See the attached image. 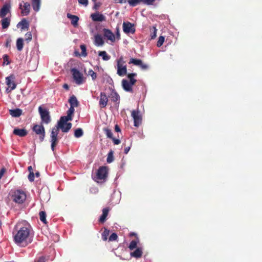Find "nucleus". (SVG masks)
Instances as JSON below:
<instances>
[{"label":"nucleus","mask_w":262,"mask_h":262,"mask_svg":"<svg viewBox=\"0 0 262 262\" xmlns=\"http://www.w3.org/2000/svg\"><path fill=\"white\" fill-rule=\"evenodd\" d=\"M113 154H114V151L113 150H111L109 151V152L107 154V158H106L107 162L112 163V162H113V161L114 160Z\"/></svg>","instance_id":"nucleus-33"},{"label":"nucleus","mask_w":262,"mask_h":262,"mask_svg":"<svg viewBox=\"0 0 262 262\" xmlns=\"http://www.w3.org/2000/svg\"><path fill=\"white\" fill-rule=\"evenodd\" d=\"M103 32L104 37L106 38L107 39L113 42L115 41L116 37L112 30L107 29V28H103Z\"/></svg>","instance_id":"nucleus-16"},{"label":"nucleus","mask_w":262,"mask_h":262,"mask_svg":"<svg viewBox=\"0 0 262 262\" xmlns=\"http://www.w3.org/2000/svg\"><path fill=\"white\" fill-rule=\"evenodd\" d=\"M73 78L76 84H81L83 82V75L76 68H72L71 70Z\"/></svg>","instance_id":"nucleus-7"},{"label":"nucleus","mask_w":262,"mask_h":262,"mask_svg":"<svg viewBox=\"0 0 262 262\" xmlns=\"http://www.w3.org/2000/svg\"><path fill=\"white\" fill-rule=\"evenodd\" d=\"M150 31L151 39H154L157 36V29L156 27H155V26H152V27L150 29Z\"/></svg>","instance_id":"nucleus-36"},{"label":"nucleus","mask_w":262,"mask_h":262,"mask_svg":"<svg viewBox=\"0 0 262 262\" xmlns=\"http://www.w3.org/2000/svg\"><path fill=\"white\" fill-rule=\"evenodd\" d=\"M80 48L81 50V56H86L88 55V53L86 52V47H85V46L83 45H83H80Z\"/></svg>","instance_id":"nucleus-39"},{"label":"nucleus","mask_w":262,"mask_h":262,"mask_svg":"<svg viewBox=\"0 0 262 262\" xmlns=\"http://www.w3.org/2000/svg\"><path fill=\"white\" fill-rule=\"evenodd\" d=\"M6 170L5 168H2L0 170V180H1V179H2V177L3 176L4 173H5Z\"/></svg>","instance_id":"nucleus-53"},{"label":"nucleus","mask_w":262,"mask_h":262,"mask_svg":"<svg viewBox=\"0 0 262 262\" xmlns=\"http://www.w3.org/2000/svg\"><path fill=\"white\" fill-rule=\"evenodd\" d=\"M115 37L117 39H119V38H120V33L119 28H116Z\"/></svg>","instance_id":"nucleus-52"},{"label":"nucleus","mask_w":262,"mask_h":262,"mask_svg":"<svg viewBox=\"0 0 262 262\" xmlns=\"http://www.w3.org/2000/svg\"><path fill=\"white\" fill-rule=\"evenodd\" d=\"M67 16L68 18L71 19V24L74 27H77L78 25V23L79 21V17L78 16L73 15V14L68 13L67 14Z\"/></svg>","instance_id":"nucleus-23"},{"label":"nucleus","mask_w":262,"mask_h":262,"mask_svg":"<svg viewBox=\"0 0 262 262\" xmlns=\"http://www.w3.org/2000/svg\"><path fill=\"white\" fill-rule=\"evenodd\" d=\"M11 42H12V39H10V38H8L7 39L6 42L5 43V47L6 48H10Z\"/></svg>","instance_id":"nucleus-47"},{"label":"nucleus","mask_w":262,"mask_h":262,"mask_svg":"<svg viewBox=\"0 0 262 262\" xmlns=\"http://www.w3.org/2000/svg\"><path fill=\"white\" fill-rule=\"evenodd\" d=\"M132 63L134 64L139 66L142 70H146L148 68V66L147 64L143 63L141 59H138V58H131L129 61V64Z\"/></svg>","instance_id":"nucleus-15"},{"label":"nucleus","mask_w":262,"mask_h":262,"mask_svg":"<svg viewBox=\"0 0 262 262\" xmlns=\"http://www.w3.org/2000/svg\"><path fill=\"white\" fill-rule=\"evenodd\" d=\"M127 68L122 56L117 60V74L120 76L126 75Z\"/></svg>","instance_id":"nucleus-5"},{"label":"nucleus","mask_w":262,"mask_h":262,"mask_svg":"<svg viewBox=\"0 0 262 262\" xmlns=\"http://www.w3.org/2000/svg\"><path fill=\"white\" fill-rule=\"evenodd\" d=\"M13 133L16 136L19 137H25L28 134V132L25 128H15Z\"/></svg>","instance_id":"nucleus-21"},{"label":"nucleus","mask_w":262,"mask_h":262,"mask_svg":"<svg viewBox=\"0 0 262 262\" xmlns=\"http://www.w3.org/2000/svg\"><path fill=\"white\" fill-rule=\"evenodd\" d=\"M94 44L96 46H103L104 41L101 34H97L94 36Z\"/></svg>","instance_id":"nucleus-22"},{"label":"nucleus","mask_w":262,"mask_h":262,"mask_svg":"<svg viewBox=\"0 0 262 262\" xmlns=\"http://www.w3.org/2000/svg\"><path fill=\"white\" fill-rule=\"evenodd\" d=\"M21 16H27L30 14L31 5L28 2H23L19 4Z\"/></svg>","instance_id":"nucleus-12"},{"label":"nucleus","mask_w":262,"mask_h":262,"mask_svg":"<svg viewBox=\"0 0 262 262\" xmlns=\"http://www.w3.org/2000/svg\"><path fill=\"white\" fill-rule=\"evenodd\" d=\"M35 262H46V258L45 256H40L36 260H35Z\"/></svg>","instance_id":"nucleus-49"},{"label":"nucleus","mask_w":262,"mask_h":262,"mask_svg":"<svg viewBox=\"0 0 262 262\" xmlns=\"http://www.w3.org/2000/svg\"><path fill=\"white\" fill-rule=\"evenodd\" d=\"M39 219L44 224H47L46 220V213L45 211L39 212Z\"/></svg>","instance_id":"nucleus-34"},{"label":"nucleus","mask_w":262,"mask_h":262,"mask_svg":"<svg viewBox=\"0 0 262 262\" xmlns=\"http://www.w3.org/2000/svg\"><path fill=\"white\" fill-rule=\"evenodd\" d=\"M28 169L29 171V172H30L31 171H32V168L31 166H29L28 167Z\"/></svg>","instance_id":"nucleus-59"},{"label":"nucleus","mask_w":262,"mask_h":262,"mask_svg":"<svg viewBox=\"0 0 262 262\" xmlns=\"http://www.w3.org/2000/svg\"><path fill=\"white\" fill-rule=\"evenodd\" d=\"M30 24L29 22L27 21L26 18H23L18 23L17 25V27L20 26L21 28V30H28L29 28Z\"/></svg>","instance_id":"nucleus-24"},{"label":"nucleus","mask_w":262,"mask_h":262,"mask_svg":"<svg viewBox=\"0 0 262 262\" xmlns=\"http://www.w3.org/2000/svg\"><path fill=\"white\" fill-rule=\"evenodd\" d=\"M165 38L163 36H160L159 37V39L157 41V46L158 47H161L164 43Z\"/></svg>","instance_id":"nucleus-44"},{"label":"nucleus","mask_w":262,"mask_h":262,"mask_svg":"<svg viewBox=\"0 0 262 262\" xmlns=\"http://www.w3.org/2000/svg\"><path fill=\"white\" fill-rule=\"evenodd\" d=\"M136 73H130L127 74V77L129 81L126 79L122 80V85L123 89L126 92H133V85H134L137 82V80L134 78L136 76Z\"/></svg>","instance_id":"nucleus-3"},{"label":"nucleus","mask_w":262,"mask_h":262,"mask_svg":"<svg viewBox=\"0 0 262 262\" xmlns=\"http://www.w3.org/2000/svg\"><path fill=\"white\" fill-rule=\"evenodd\" d=\"M83 135V131L82 128H78L75 129L74 132V136L76 138H80Z\"/></svg>","instance_id":"nucleus-37"},{"label":"nucleus","mask_w":262,"mask_h":262,"mask_svg":"<svg viewBox=\"0 0 262 262\" xmlns=\"http://www.w3.org/2000/svg\"><path fill=\"white\" fill-rule=\"evenodd\" d=\"M28 178L30 182H33L34 181V172L33 171L29 172Z\"/></svg>","instance_id":"nucleus-46"},{"label":"nucleus","mask_w":262,"mask_h":262,"mask_svg":"<svg viewBox=\"0 0 262 262\" xmlns=\"http://www.w3.org/2000/svg\"><path fill=\"white\" fill-rule=\"evenodd\" d=\"M31 4L33 9L35 12L40 10L41 0H31Z\"/></svg>","instance_id":"nucleus-26"},{"label":"nucleus","mask_w":262,"mask_h":262,"mask_svg":"<svg viewBox=\"0 0 262 262\" xmlns=\"http://www.w3.org/2000/svg\"><path fill=\"white\" fill-rule=\"evenodd\" d=\"M138 242L139 239L132 241L128 246L129 249H130V250H133V249L137 248Z\"/></svg>","instance_id":"nucleus-35"},{"label":"nucleus","mask_w":262,"mask_h":262,"mask_svg":"<svg viewBox=\"0 0 262 262\" xmlns=\"http://www.w3.org/2000/svg\"><path fill=\"white\" fill-rule=\"evenodd\" d=\"M14 241L15 243L20 246L25 247L32 242L30 238L31 234V227L28 224L21 226V224H17L14 227L13 232Z\"/></svg>","instance_id":"nucleus-1"},{"label":"nucleus","mask_w":262,"mask_h":262,"mask_svg":"<svg viewBox=\"0 0 262 262\" xmlns=\"http://www.w3.org/2000/svg\"><path fill=\"white\" fill-rule=\"evenodd\" d=\"M130 236H136V234L135 232H131L130 234Z\"/></svg>","instance_id":"nucleus-60"},{"label":"nucleus","mask_w":262,"mask_h":262,"mask_svg":"<svg viewBox=\"0 0 262 262\" xmlns=\"http://www.w3.org/2000/svg\"><path fill=\"white\" fill-rule=\"evenodd\" d=\"M35 176H36V177H39V175H40V174H39V172H35Z\"/></svg>","instance_id":"nucleus-61"},{"label":"nucleus","mask_w":262,"mask_h":262,"mask_svg":"<svg viewBox=\"0 0 262 262\" xmlns=\"http://www.w3.org/2000/svg\"><path fill=\"white\" fill-rule=\"evenodd\" d=\"M118 238V236L115 232H113L109 237V241H116Z\"/></svg>","instance_id":"nucleus-45"},{"label":"nucleus","mask_w":262,"mask_h":262,"mask_svg":"<svg viewBox=\"0 0 262 262\" xmlns=\"http://www.w3.org/2000/svg\"><path fill=\"white\" fill-rule=\"evenodd\" d=\"M78 1L80 4L84 5V6H88V0H78Z\"/></svg>","instance_id":"nucleus-51"},{"label":"nucleus","mask_w":262,"mask_h":262,"mask_svg":"<svg viewBox=\"0 0 262 262\" xmlns=\"http://www.w3.org/2000/svg\"><path fill=\"white\" fill-rule=\"evenodd\" d=\"M110 233V230L105 229L104 232L102 233V238L103 241H107V237Z\"/></svg>","instance_id":"nucleus-40"},{"label":"nucleus","mask_w":262,"mask_h":262,"mask_svg":"<svg viewBox=\"0 0 262 262\" xmlns=\"http://www.w3.org/2000/svg\"><path fill=\"white\" fill-rule=\"evenodd\" d=\"M98 6H99V4H95V8H97V7H98Z\"/></svg>","instance_id":"nucleus-62"},{"label":"nucleus","mask_w":262,"mask_h":262,"mask_svg":"<svg viewBox=\"0 0 262 262\" xmlns=\"http://www.w3.org/2000/svg\"><path fill=\"white\" fill-rule=\"evenodd\" d=\"M130 149V146H127L124 148V154H127Z\"/></svg>","instance_id":"nucleus-55"},{"label":"nucleus","mask_w":262,"mask_h":262,"mask_svg":"<svg viewBox=\"0 0 262 262\" xmlns=\"http://www.w3.org/2000/svg\"><path fill=\"white\" fill-rule=\"evenodd\" d=\"M2 224V221H1V220H0V227H1Z\"/></svg>","instance_id":"nucleus-63"},{"label":"nucleus","mask_w":262,"mask_h":262,"mask_svg":"<svg viewBox=\"0 0 262 262\" xmlns=\"http://www.w3.org/2000/svg\"><path fill=\"white\" fill-rule=\"evenodd\" d=\"M6 82L8 88L7 89V92H10L12 90H15L16 84L15 81V76L13 74H11L9 76L6 78Z\"/></svg>","instance_id":"nucleus-11"},{"label":"nucleus","mask_w":262,"mask_h":262,"mask_svg":"<svg viewBox=\"0 0 262 262\" xmlns=\"http://www.w3.org/2000/svg\"><path fill=\"white\" fill-rule=\"evenodd\" d=\"M32 130L36 134L38 135L40 141L43 142L46 136V132L43 126L41 124V125L35 124L32 127Z\"/></svg>","instance_id":"nucleus-6"},{"label":"nucleus","mask_w":262,"mask_h":262,"mask_svg":"<svg viewBox=\"0 0 262 262\" xmlns=\"http://www.w3.org/2000/svg\"><path fill=\"white\" fill-rule=\"evenodd\" d=\"M117 2L120 4H123V3L128 2V0H116Z\"/></svg>","instance_id":"nucleus-57"},{"label":"nucleus","mask_w":262,"mask_h":262,"mask_svg":"<svg viewBox=\"0 0 262 262\" xmlns=\"http://www.w3.org/2000/svg\"><path fill=\"white\" fill-rule=\"evenodd\" d=\"M3 59H4V62H6L7 64H9V63H10V62L9 60V56H8L7 54L4 55Z\"/></svg>","instance_id":"nucleus-48"},{"label":"nucleus","mask_w":262,"mask_h":262,"mask_svg":"<svg viewBox=\"0 0 262 262\" xmlns=\"http://www.w3.org/2000/svg\"><path fill=\"white\" fill-rule=\"evenodd\" d=\"M115 130L116 132H120V128L119 126L117 125V124H116L115 126Z\"/></svg>","instance_id":"nucleus-56"},{"label":"nucleus","mask_w":262,"mask_h":262,"mask_svg":"<svg viewBox=\"0 0 262 262\" xmlns=\"http://www.w3.org/2000/svg\"><path fill=\"white\" fill-rule=\"evenodd\" d=\"M123 30L126 34H128V33L134 34L136 32V28L134 24L130 23V22H123Z\"/></svg>","instance_id":"nucleus-14"},{"label":"nucleus","mask_w":262,"mask_h":262,"mask_svg":"<svg viewBox=\"0 0 262 262\" xmlns=\"http://www.w3.org/2000/svg\"><path fill=\"white\" fill-rule=\"evenodd\" d=\"M10 8L11 6L10 4H4L2 8L0 10V17L3 18V17L6 16L8 13L10 12Z\"/></svg>","instance_id":"nucleus-20"},{"label":"nucleus","mask_w":262,"mask_h":262,"mask_svg":"<svg viewBox=\"0 0 262 262\" xmlns=\"http://www.w3.org/2000/svg\"><path fill=\"white\" fill-rule=\"evenodd\" d=\"M132 116L134 118V124L135 126H139L142 122L141 115L140 114L139 110H133Z\"/></svg>","instance_id":"nucleus-13"},{"label":"nucleus","mask_w":262,"mask_h":262,"mask_svg":"<svg viewBox=\"0 0 262 262\" xmlns=\"http://www.w3.org/2000/svg\"><path fill=\"white\" fill-rule=\"evenodd\" d=\"M38 111L42 121L46 124H49L51 121V116H50L48 111L45 110V108H42L41 106L38 107Z\"/></svg>","instance_id":"nucleus-9"},{"label":"nucleus","mask_w":262,"mask_h":262,"mask_svg":"<svg viewBox=\"0 0 262 262\" xmlns=\"http://www.w3.org/2000/svg\"><path fill=\"white\" fill-rule=\"evenodd\" d=\"M104 131L107 138L113 139V134L112 132V130L109 129V128H105Z\"/></svg>","instance_id":"nucleus-43"},{"label":"nucleus","mask_w":262,"mask_h":262,"mask_svg":"<svg viewBox=\"0 0 262 262\" xmlns=\"http://www.w3.org/2000/svg\"><path fill=\"white\" fill-rule=\"evenodd\" d=\"M10 114L13 117H19L22 114V111L20 108H15L10 110Z\"/></svg>","instance_id":"nucleus-28"},{"label":"nucleus","mask_w":262,"mask_h":262,"mask_svg":"<svg viewBox=\"0 0 262 262\" xmlns=\"http://www.w3.org/2000/svg\"><path fill=\"white\" fill-rule=\"evenodd\" d=\"M110 210V208L108 207L104 208L102 209V214L101 215L99 220L100 223L103 224V223L105 222Z\"/></svg>","instance_id":"nucleus-19"},{"label":"nucleus","mask_w":262,"mask_h":262,"mask_svg":"<svg viewBox=\"0 0 262 262\" xmlns=\"http://www.w3.org/2000/svg\"><path fill=\"white\" fill-rule=\"evenodd\" d=\"M11 199L16 203H23L27 198L25 192L21 190H15L11 192Z\"/></svg>","instance_id":"nucleus-4"},{"label":"nucleus","mask_w":262,"mask_h":262,"mask_svg":"<svg viewBox=\"0 0 262 262\" xmlns=\"http://www.w3.org/2000/svg\"><path fill=\"white\" fill-rule=\"evenodd\" d=\"M25 39L26 41L29 42L32 39V34L31 32H28L25 35Z\"/></svg>","instance_id":"nucleus-42"},{"label":"nucleus","mask_w":262,"mask_h":262,"mask_svg":"<svg viewBox=\"0 0 262 262\" xmlns=\"http://www.w3.org/2000/svg\"><path fill=\"white\" fill-rule=\"evenodd\" d=\"M74 113V108L70 106V107L67 111V115L60 117V120L63 126H67V124H71V122H68V121L72 120V115Z\"/></svg>","instance_id":"nucleus-8"},{"label":"nucleus","mask_w":262,"mask_h":262,"mask_svg":"<svg viewBox=\"0 0 262 262\" xmlns=\"http://www.w3.org/2000/svg\"><path fill=\"white\" fill-rule=\"evenodd\" d=\"M112 140L114 144H120V140L119 139H116V138L113 137Z\"/></svg>","instance_id":"nucleus-54"},{"label":"nucleus","mask_w":262,"mask_h":262,"mask_svg":"<svg viewBox=\"0 0 262 262\" xmlns=\"http://www.w3.org/2000/svg\"><path fill=\"white\" fill-rule=\"evenodd\" d=\"M75 54H79L78 52H75Z\"/></svg>","instance_id":"nucleus-64"},{"label":"nucleus","mask_w":262,"mask_h":262,"mask_svg":"<svg viewBox=\"0 0 262 262\" xmlns=\"http://www.w3.org/2000/svg\"><path fill=\"white\" fill-rule=\"evenodd\" d=\"M1 24L3 28L6 29L8 28L10 24V19L7 17H3V19L1 20Z\"/></svg>","instance_id":"nucleus-29"},{"label":"nucleus","mask_w":262,"mask_h":262,"mask_svg":"<svg viewBox=\"0 0 262 262\" xmlns=\"http://www.w3.org/2000/svg\"><path fill=\"white\" fill-rule=\"evenodd\" d=\"M63 88H64L67 90H69V86L67 83H65V84H63Z\"/></svg>","instance_id":"nucleus-58"},{"label":"nucleus","mask_w":262,"mask_h":262,"mask_svg":"<svg viewBox=\"0 0 262 262\" xmlns=\"http://www.w3.org/2000/svg\"><path fill=\"white\" fill-rule=\"evenodd\" d=\"M91 17L94 21H104L106 20L105 16L102 14L99 13V12L92 14Z\"/></svg>","instance_id":"nucleus-18"},{"label":"nucleus","mask_w":262,"mask_h":262,"mask_svg":"<svg viewBox=\"0 0 262 262\" xmlns=\"http://www.w3.org/2000/svg\"><path fill=\"white\" fill-rule=\"evenodd\" d=\"M143 254V251L141 248H137L134 251V252H130V255L132 257H134L136 258H141Z\"/></svg>","instance_id":"nucleus-25"},{"label":"nucleus","mask_w":262,"mask_h":262,"mask_svg":"<svg viewBox=\"0 0 262 262\" xmlns=\"http://www.w3.org/2000/svg\"><path fill=\"white\" fill-rule=\"evenodd\" d=\"M17 49L18 51H21L24 48V39L22 38H18L16 41Z\"/></svg>","instance_id":"nucleus-30"},{"label":"nucleus","mask_w":262,"mask_h":262,"mask_svg":"<svg viewBox=\"0 0 262 262\" xmlns=\"http://www.w3.org/2000/svg\"><path fill=\"white\" fill-rule=\"evenodd\" d=\"M128 4L130 6H136L141 3V0H127Z\"/></svg>","instance_id":"nucleus-38"},{"label":"nucleus","mask_w":262,"mask_h":262,"mask_svg":"<svg viewBox=\"0 0 262 262\" xmlns=\"http://www.w3.org/2000/svg\"><path fill=\"white\" fill-rule=\"evenodd\" d=\"M155 0H141V2L145 4L150 5L152 4Z\"/></svg>","instance_id":"nucleus-50"},{"label":"nucleus","mask_w":262,"mask_h":262,"mask_svg":"<svg viewBox=\"0 0 262 262\" xmlns=\"http://www.w3.org/2000/svg\"><path fill=\"white\" fill-rule=\"evenodd\" d=\"M111 99L113 102H117V101H119L120 100V96L116 92H111Z\"/></svg>","instance_id":"nucleus-32"},{"label":"nucleus","mask_w":262,"mask_h":262,"mask_svg":"<svg viewBox=\"0 0 262 262\" xmlns=\"http://www.w3.org/2000/svg\"><path fill=\"white\" fill-rule=\"evenodd\" d=\"M72 126V124H67V126H63L61 119H60L57 125L52 128L50 135V142H51V149L53 151H55V147L58 142V134H59V129L60 128L62 132L67 133L70 130Z\"/></svg>","instance_id":"nucleus-2"},{"label":"nucleus","mask_w":262,"mask_h":262,"mask_svg":"<svg viewBox=\"0 0 262 262\" xmlns=\"http://www.w3.org/2000/svg\"><path fill=\"white\" fill-rule=\"evenodd\" d=\"M69 102L70 104V106H72L73 108H74V107H76L79 105V102L75 96L73 95L70 97Z\"/></svg>","instance_id":"nucleus-27"},{"label":"nucleus","mask_w":262,"mask_h":262,"mask_svg":"<svg viewBox=\"0 0 262 262\" xmlns=\"http://www.w3.org/2000/svg\"><path fill=\"white\" fill-rule=\"evenodd\" d=\"M99 56H101L103 60H108L111 58L106 51H99Z\"/></svg>","instance_id":"nucleus-31"},{"label":"nucleus","mask_w":262,"mask_h":262,"mask_svg":"<svg viewBox=\"0 0 262 262\" xmlns=\"http://www.w3.org/2000/svg\"><path fill=\"white\" fill-rule=\"evenodd\" d=\"M107 166H100L98 169L96 174V180H105L107 176Z\"/></svg>","instance_id":"nucleus-10"},{"label":"nucleus","mask_w":262,"mask_h":262,"mask_svg":"<svg viewBox=\"0 0 262 262\" xmlns=\"http://www.w3.org/2000/svg\"><path fill=\"white\" fill-rule=\"evenodd\" d=\"M88 74L91 76L92 79L93 80H96L97 78V73L93 70H90L88 72Z\"/></svg>","instance_id":"nucleus-41"},{"label":"nucleus","mask_w":262,"mask_h":262,"mask_svg":"<svg viewBox=\"0 0 262 262\" xmlns=\"http://www.w3.org/2000/svg\"><path fill=\"white\" fill-rule=\"evenodd\" d=\"M100 96L99 105L101 108H104L107 104L108 98L104 92H101Z\"/></svg>","instance_id":"nucleus-17"}]
</instances>
